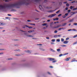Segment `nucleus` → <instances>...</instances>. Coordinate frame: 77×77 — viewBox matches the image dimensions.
<instances>
[{
	"label": "nucleus",
	"instance_id": "f257e3e1",
	"mask_svg": "<svg viewBox=\"0 0 77 77\" xmlns=\"http://www.w3.org/2000/svg\"><path fill=\"white\" fill-rule=\"evenodd\" d=\"M21 5H24V0H22L15 4H11L10 5L7 4H5L4 5H0V9H5V8H11V7H15L16 6H17Z\"/></svg>",
	"mask_w": 77,
	"mask_h": 77
},
{
	"label": "nucleus",
	"instance_id": "f03ea898",
	"mask_svg": "<svg viewBox=\"0 0 77 77\" xmlns=\"http://www.w3.org/2000/svg\"><path fill=\"white\" fill-rule=\"evenodd\" d=\"M56 14H55L50 15L48 17V18H52V17H55V16H56Z\"/></svg>",
	"mask_w": 77,
	"mask_h": 77
},
{
	"label": "nucleus",
	"instance_id": "7ed1b4c3",
	"mask_svg": "<svg viewBox=\"0 0 77 77\" xmlns=\"http://www.w3.org/2000/svg\"><path fill=\"white\" fill-rule=\"evenodd\" d=\"M24 26H25V27H28L29 29H32V28H33V27L32 26L29 27V26L26 25H25Z\"/></svg>",
	"mask_w": 77,
	"mask_h": 77
},
{
	"label": "nucleus",
	"instance_id": "20e7f679",
	"mask_svg": "<svg viewBox=\"0 0 77 77\" xmlns=\"http://www.w3.org/2000/svg\"><path fill=\"white\" fill-rule=\"evenodd\" d=\"M69 42V41H64L63 42V43L65 44H68Z\"/></svg>",
	"mask_w": 77,
	"mask_h": 77
},
{
	"label": "nucleus",
	"instance_id": "39448f33",
	"mask_svg": "<svg viewBox=\"0 0 77 77\" xmlns=\"http://www.w3.org/2000/svg\"><path fill=\"white\" fill-rule=\"evenodd\" d=\"M49 59L50 61H53V60H55L54 58H49Z\"/></svg>",
	"mask_w": 77,
	"mask_h": 77
},
{
	"label": "nucleus",
	"instance_id": "423d86ee",
	"mask_svg": "<svg viewBox=\"0 0 77 77\" xmlns=\"http://www.w3.org/2000/svg\"><path fill=\"white\" fill-rule=\"evenodd\" d=\"M56 9H55V10H54V11H53V10L48 11H47V12H53V11H56Z\"/></svg>",
	"mask_w": 77,
	"mask_h": 77
},
{
	"label": "nucleus",
	"instance_id": "0eeeda50",
	"mask_svg": "<svg viewBox=\"0 0 77 77\" xmlns=\"http://www.w3.org/2000/svg\"><path fill=\"white\" fill-rule=\"evenodd\" d=\"M69 59H71V58L70 57H68L66 59H65V61H68L69 60Z\"/></svg>",
	"mask_w": 77,
	"mask_h": 77
},
{
	"label": "nucleus",
	"instance_id": "6e6552de",
	"mask_svg": "<svg viewBox=\"0 0 77 77\" xmlns=\"http://www.w3.org/2000/svg\"><path fill=\"white\" fill-rule=\"evenodd\" d=\"M75 14H76V12H71V15H73Z\"/></svg>",
	"mask_w": 77,
	"mask_h": 77
},
{
	"label": "nucleus",
	"instance_id": "1a4fd4ad",
	"mask_svg": "<svg viewBox=\"0 0 77 77\" xmlns=\"http://www.w3.org/2000/svg\"><path fill=\"white\" fill-rule=\"evenodd\" d=\"M60 26H61V25H59L58 26L56 27H54L53 28H54V29H56V28H59V27H60Z\"/></svg>",
	"mask_w": 77,
	"mask_h": 77
},
{
	"label": "nucleus",
	"instance_id": "9d476101",
	"mask_svg": "<svg viewBox=\"0 0 77 77\" xmlns=\"http://www.w3.org/2000/svg\"><path fill=\"white\" fill-rule=\"evenodd\" d=\"M39 8L40 10H42V9H43V8H42L41 5H39Z\"/></svg>",
	"mask_w": 77,
	"mask_h": 77
},
{
	"label": "nucleus",
	"instance_id": "9b49d317",
	"mask_svg": "<svg viewBox=\"0 0 77 77\" xmlns=\"http://www.w3.org/2000/svg\"><path fill=\"white\" fill-rule=\"evenodd\" d=\"M26 52H27L28 53H29V54L31 53V52H30V51H29V50L26 51Z\"/></svg>",
	"mask_w": 77,
	"mask_h": 77
},
{
	"label": "nucleus",
	"instance_id": "f8f14e48",
	"mask_svg": "<svg viewBox=\"0 0 77 77\" xmlns=\"http://www.w3.org/2000/svg\"><path fill=\"white\" fill-rule=\"evenodd\" d=\"M34 30H32V31L29 30L28 31L29 33H31V32H34Z\"/></svg>",
	"mask_w": 77,
	"mask_h": 77
},
{
	"label": "nucleus",
	"instance_id": "ddd939ff",
	"mask_svg": "<svg viewBox=\"0 0 77 77\" xmlns=\"http://www.w3.org/2000/svg\"><path fill=\"white\" fill-rule=\"evenodd\" d=\"M47 9H51L52 8V7H46Z\"/></svg>",
	"mask_w": 77,
	"mask_h": 77
},
{
	"label": "nucleus",
	"instance_id": "4468645a",
	"mask_svg": "<svg viewBox=\"0 0 77 77\" xmlns=\"http://www.w3.org/2000/svg\"><path fill=\"white\" fill-rule=\"evenodd\" d=\"M75 59H73L71 61V62H75Z\"/></svg>",
	"mask_w": 77,
	"mask_h": 77
},
{
	"label": "nucleus",
	"instance_id": "2eb2a0df",
	"mask_svg": "<svg viewBox=\"0 0 77 77\" xmlns=\"http://www.w3.org/2000/svg\"><path fill=\"white\" fill-rule=\"evenodd\" d=\"M27 36L28 37H33V36L32 35H27Z\"/></svg>",
	"mask_w": 77,
	"mask_h": 77
},
{
	"label": "nucleus",
	"instance_id": "dca6fc26",
	"mask_svg": "<svg viewBox=\"0 0 77 77\" xmlns=\"http://www.w3.org/2000/svg\"><path fill=\"white\" fill-rule=\"evenodd\" d=\"M59 20V18H56L55 19H53V20H54V21H55V20Z\"/></svg>",
	"mask_w": 77,
	"mask_h": 77
},
{
	"label": "nucleus",
	"instance_id": "f3484780",
	"mask_svg": "<svg viewBox=\"0 0 77 77\" xmlns=\"http://www.w3.org/2000/svg\"><path fill=\"white\" fill-rule=\"evenodd\" d=\"M74 20V19H72L70 20H69V22L70 23H71V22H72Z\"/></svg>",
	"mask_w": 77,
	"mask_h": 77
},
{
	"label": "nucleus",
	"instance_id": "a211bd4d",
	"mask_svg": "<svg viewBox=\"0 0 77 77\" xmlns=\"http://www.w3.org/2000/svg\"><path fill=\"white\" fill-rule=\"evenodd\" d=\"M77 34L76 35L73 37V38H77Z\"/></svg>",
	"mask_w": 77,
	"mask_h": 77
},
{
	"label": "nucleus",
	"instance_id": "6ab92c4d",
	"mask_svg": "<svg viewBox=\"0 0 77 77\" xmlns=\"http://www.w3.org/2000/svg\"><path fill=\"white\" fill-rule=\"evenodd\" d=\"M66 23H64L63 24L62 26H66Z\"/></svg>",
	"mask_w": 77,
	"mask_h": 77
},
{
	"label": "nucleus",
	"instance_id": "aec40b11",
	"mask_svg": "<svg viewBox=\"0 0 77 77\" xmlns=\"http://www.w3.org/2000/svg\"><path fill=\"white\" fill-rule=\"evenodd\" d=\"M12 0H5V2H9V1H11Z\"/></svg>",
	"mask_w": 77,
	"mask_h": 77
},
{
	"label": "nucleus",
	"instance_id": "412c9836",
	"mask_svg": "<svg viewBox=\"0 0 77 77\" xmlns=\"http://www.w3.org/2000/svg\"><path fill=\"white\" fill-rule=\"evenodd\" d=\"M61 42H63L64 41V39L63 38H62L61 39Z\"/></svg>",
	"mask_w": 77,
	"mask_h": 77
},
{
	"label": "nucleus",
	"instance_id": "4be33fe9",
	"mask_svg": "<svg viewBox=\"0 0 77 77\" xmlns=\"http://www.w3.org/2000/svg\"><path fill=\"white\" fill-rule=\"evenodd\" d=\"M62 2H60L59 3V5H60V6H61V5H62Z\"/></svg>",
	"mask_w": 77,
	"mask_h": 77
},
{
	"label": "nucleus",
	"instance_id": "5701e85b",
	"mask_svg": "<svg viewBox=\"0 0 77 77\" xmlns=\"http://www.w3.org/2000/svg\"><path fill=\"white\" fill-rule=\"evenodd\" d=\"M56 62H57V60H55L53 61L52 62V63H55Z\"/></svg>",
	"mask_w": 77,
	"mask_h": 77
},
{
	"label": "nucleus",
	"instance_id": "b1692460",
	"mask_svg": "<svg viewBox=\"0 0 77 77\" xmlns=\"http://www.w3.org/2000/svg\"><path fill=\"white\" fill-rule=\"evenodd\" d=\"M55 39H52L51 40V41L52 42H55Z\"/></svg>",
	"mask_w": 77,
	"mask_h": 77
},
{
	"label": "nucleus",
	"instance_id": "393cba45",
	"mask_svg": "<svg viewBox=\"0 0 77 77\" xmlns=\"http://www.w3.org/2000/svg\"><path fill=\"white\" fill-rule=\"evenodd\" d=\"M57 51H60V49H57Z\"/></svg>",
	"mask_w": 77,
	"mask_h": 77
},
{
	"label": "nucleus",
	"instance_id": "a878e982",
	"mask_svg": "<svg viewBox=\"0 0 77 77\" xmlns=\"http://www.w3.org/2000/svg\"><path fill=\"white\" fill-rule=\"evenodd\" d=\"M11 11H16V10H15V9H12L11 10Z\"/></svg>",
	"mask_w": 77,
	"mask_h": 77
},
{
	"label": "nucleus",
	"instance_id": "bb28decb",
	"mask_svg": "<svg viewBox=\"0 0 77 77\" xmlns=\"http://www.w3.org/2000/svg\"><path fill=\"white\" fill-rule=\"evenodd\" d=\"M61 47H66V45H61Z\"/></svg>",
	"mask_w": 77,
	"mask_h": 77
},
{
	"label": "nucleus",
	"instance_id": "cd10ccee",
	"mask_svg": "<svg viewBox=\"0 0 77 77\" xmlns=\"http://www.w3.org/2000/svg\"><path fill=\"white\" fill-rule=\"evenodd\" d=\"M63 18H66V16L65 15H63Z\"/></svg>",
	"mask_w": 77,
	"mask_h": 77
},
{
	"label": "nucleus",
	"instance_id": "c85d7f7f",
	"mask_svg": "<svg viewBox=\"0 0 77 77\" xmlns=\"http://www.w3.org/2000/svg\"><path fill=\"white\" fill-rule=\"evenodd\" d=\"M59 12H60V10H59L58 11H57L56 12V14H58Z\"/></svg>",
	"mask_w": 77,
	"mask_h": 77
},
{
	"label": "nucleus",
	"instance_id": "c756f323",
	"mask_svg": "<svg viewBox=\"0 0 77 77\" xmlns=\"http://www.w3.org/2000/svg\"><path fill=\"white\" fill-rule=\"evenodd\" d=\"M73 25H75V26H77V23H73Z\"/></svg>",
	"mask_w": 77,
	"mask_h": 77
},
{
	"label": "nucleus",
	"instance_id": "7c9ffc66",
	"mask_svg": "<svg viewBox=\"0 0 77 77\" xmlns=\"http://www.w3.org/2000/svg\"><path fill=\"white\" fill-rule=\"evenodd\" d=\"M2 24H1V25H2V26H4V25H5V23H2Z\"/></svg>",
	"mask_w": 77,
	"mask_h": 77
},
{
	"label": "nucleus",
	"instance_id": "2f4dec72",
	"mask_svg": "<svg viewBox=\"0 0 77 77\" xmlns=\"http://www.w3.org/2000/svg\"><path fill=\"white\" fill-rule=\"evenodd\" d=\"M57 42H59L60 41V39H57Z\"/></svg>",
	"mask_w": 77,
	"mask_h": 77
},
{
	"label": "nucleus",
	"instance_id": "473e14b6",
	"mask_svg": "<svg viewBox=\"0 0 77 77\" xmlns=\"http://www.w3.org/2000/svg\"><path fill=\"white\" fill-rule=\"evenodd\" d=\"M77 10V8H74L73 9V11H75V10Z\"/></svg>",
	"mask_w": 77,
	"mask_h": 77
},
{
	"label": "nucleus",
	"instance_id": "72a5a7b5",
	"mask_svg": "<svg viewBox=\"0 0 77 77\" xmlns=\"http://www.w3.org/2000/svg\"><path fill=\"white\" fill-rule=\"evenodd\" d=\"M47 23H43L42 24L43 26H46L47 25Z\"/></svg>",
	"mask_w": 77,
	"mask_h": 77
},
{
	"label": "nucleus",
	"instance_id": "f704fd0d",
	"mask_svg": "<svg viewBox=\"0 0 77 77\" xmlns=\"http://www.w3.org/2000/svg\"><path fill=\"white\" fill-rule=\"evenodd\" d=\"M68 13H66L65 14V16H68Z\"/></svg>",
	"mask_w": 77,
	"mask_h": 77
},
{
	"label": "nucleus",
	"instance_id": "c9c22d12",
	"mask_svg": "<svg viewBox=\"0 0 77 77\" xmlns=\"http://www.w3.org/2000/svg\"><path fill=\"white\" fill-rule=\"evenodd\" d=\"M54 33H57V30L55 31L54 32Z\"/></svg>",
	"mask_w": 77,
	"mask_h": 77
},
{
	"label": "nucleus",
	"instance_id": "e433bc0d",
	"mask_svg": "<svg viewBox=\"0 0 77 77\" xmlns=\"http://www.w3.org/2000/svg\"><path fill=\"white\" fill-rule=\"evenodd\" d=\"M63 56V54H60L59 55V57H61V56Z\"/></svg>",
	"mask_w": 77,
	"mask_h": 77
},
{
	"label": "nucleus",
	"instance_id": "4c0bfd02",
	"mask_svg": "<svg viewBox=\"0 0 77 77\" xmlns=\"http://www.w3.org/2000/svg\"><path fill=\"white\" fill-rule=\"evenodd\" d=\"M66 6H69V4H68V3L66 4Z\"/></svg>",
	"mask_w": 77,
	"mask_h": 77
},
{
	"label": "nucleus",
	"instance_id": "58836bf2",
	"mask_svg": "<svg viewBox=\"0 0 77 77\" xmlns=\"http://www.w3.org/2000/svg\"><path fill=\"white\" fill-rule=\"evenodd\" d=\"M31 25H34V26L35 25V23H30Z\"/></svg>",
	"mask_w": 77,
	"mask_h": 77
},
{
	"label": "nucleus",
	"instance_id": "ea45409f",
	"mask_svg": "<svg viewBox=\"0 0 77 77\" xmlns=\"http://www.w3.org/2000/svg\"><path fill=\"white\" fill-rule=\"evenodd\" d=\"M40 49L41 50H42V51H44L45 50H43L41 48H40Z\"/></svg>",
	"mask_w": 77,
	"mask_h": 77
},
{
	"label": "nucleus",
	"instance_id": "a19ab883",
	"mask_svg": "<svg viewBox=\"0 0 77 77\" xmlns=\"http://www.w3.org/2000/svg\"><path fill=\"white\" fill-rule=\"evenodd\" d=\"M68 53H66L64 54V55H67V54H68Z\"/></svg>",
	"mask_w": 77,
	"mask_h": 77
},
{
	"label": "nucleus",
	"instance_id": "79ce46f5",
	"mask_svg": "<svg viewBox=\"0 0 77 77\" xmlns=\"http://www.w3.org/2000/svg\"><path fill=\"white\" fill-rule=\"evenodd\" d=\"M63 3L64 4H66V3H67V2H64Z\"/></svg>",
	"mask_w": 77,
	"mask_h": 77
},
{
	"label": "nucleus",
	"instance_id": "37998d69",
	"mask_svg": "<svg viewBox=\"0 0 77 77\" xmlns=\"http://www.w3.org/2000/svg\"><path fill=\"white\" fill-rule=\"evenodd\" d=\"M61 15H62V14H60L59 15H58V17H60V16H61Z\"/></svg>",
	"mask_w": 77,
	"mask_h": 77
},
{
	"label": "nucleus",
	"instance_id": "c03bdc74",
	"mask_svg": "<svg viewBox=\"0 0 77 77\" xmlns=\"http://www.w3.org/2000/svg\"><path fill=\"white\" fill-rule=\"evenodd\" d=\"M77 43V42H76L74 43H73V45H74V44H76Z\"/></svg>",
	"mask_w": 77,
	"mask_h": 77
},
{
	"label": "nucleus",
	"instance_id": "a18cd8bd",
	"mask_svg": "<svg viewBox=\"0 0 77 77\" xmlns=\"http://www.w3.org/2000/svg\"><path fill=\"white\" fill-rule=\"evenodd\" d=\"M70 9H72V6H70Z\"/></svg>",
	"mask_w": 77,
	"mask_h": 77
},
{
	"label": "nucleus",
	"instance_id": "49530a36",
	"mask_svg": "<svg viewBox=\"0 0 77 77\" xmlns=\"http://www.w3.org/2000/svg\"><path fill=\"white\" fill-rule=\"evenodd\" d=\"M68 12H71V10H68Z\"/></svg>",
	"mask_w": 77,
	"mask_h": 77
},
{
	"label": "nucleus",
	"instance_id": "de8ad7c7",
	"mask_svg": "<svg viewBox=\"0 0 77 77\" xmlns=\"http://www.w3.org/2000/svg\"><path fill=\"white\" fill-rule=\"evenodd\" d=\"M57 35H54V38H56V37H57Z\"/></svg>",
	"mask_w": 77,
	"mask_h": 77
},
{
	"label": "nucleus",
	"instance_id": "09e8293b",
	"mask_svg": "<svg viewBox=\"0 0 77 77\" xmlns=\"http://www.w3.org/2000/svg\"><path fill=\"white\" fill-rule=\"evenodd\" d=\"M75 3V1H74L72 2V3Z\"/></svg>",
	"mask_w": 77,
	"mask_h": 77
},
{
	"label": "nucleus",
	"instance_id": "8fccbe9b",
	"mask_svg": "<svg viewBox=\"0 0 77 77\" xmlns=\"http://www.w3.org/2000/svg\"><path fill=\"white\" fill-rule=\"evenodd\" d=\"M66 10V11H67V10H68V7L66 8H65Z\"/></svg>",
	"mask_w": 77,
	"mask_h": 77
},
{
	"label": "nucleus",
	"instance_id": "3c124183",
	"mask_svg": "<svg viewBox=\"0 0 77 77\" xmlns=\"http://www.w3.org/2000/svg\"><path fill=\"white\" fill-rule=\"evenodd\" d=\"M69 39V38H66V41H67V40H68V39Z\"/></svg>",
	"mask_w": 77,
	"mask_h": 77
},
{
	"label": "nucleus",
	"instance_id": "603ef678",
	"mask_svg": "<svg viewBox=\"0 0 77 77\" xmlns=\"http://www.w3.org/2000/svg\"><path fill=\"white\" fill-rule=\"evenodd\" d=\"M45 3H47V0H45Z\"/></svg>",
	"mask_w": 77,
	"mask_h": 77
},
{
	"label": "nucleus",
	"instance_id": "864d4df0",
	"mask_svg": "<svg viewBox=\"0 0 77 77\" xmlns=\"http://www.w3.org/2000/svg\"><path fill=\"white\" fill-rule=\"evenodd\" d=\"M20 31H21L22 32H26V31H23L22 30H20Z\"/></svg>",
	"mask_w": 77,
	"mask_h": 77
},
{
	"label": "nucleus",
	"instance_id": "5fc2aeb1",
	"mask_svg": "<svg viewBox=\"0 0 77 77\" xmlns=\"http://www.w3.org/2000/svg\"><path fill=\"white\" fill-rule=\"evenodd\" d=\"M37 45H42L41 44H39Z\"/></svg>",
	"mask_w": 77,
	"mask_h": 77
},
{
	"label": "nucleus",
	"instance_id": "6e6d98bb",
	"mask_svg": "<svg viewBox=\"0 0 77 77\" xmlns=\"http://www.w3.org/2000/svg\"><path fill=\"white\" fill-rule=\"evenodd\" d=\"M6 19H9V18H10L9 17H6L5 18Z\"/></svg>",
	"mask_w": 77,
	"mask_h": 77
},
{
	"label": "nucleus",
	"instance_id": "4d7b16f0",
	"mask_svg": "<svg viewBox=\"0 0 77 77\" xmlns=\"http://www.w3.org/2000/svg\"><path fill=\"white\" fill-rule=\"evenodd\" d=\"M48 74H49L50 75H51V73H50V72H48Z\"/></svg>",
	"mask_w": 77,
	"mask_h": 77
},
{
	"label": "nucleus",
	"instance_id": "13d9d810",
	"mask_svg": "<svg viewBox=\"0 0 77 77\" xmlns=\"http://www.w3.org/2000/svg\"><path fill=\"white\" fill-rule=\"evenodd\" d=\"M12 59L11 58L8 59V60H12Z\"/></svg>",
	"mask_w": 77,
	"mask_h": 77
},
{
	"label": "nucleus",
	"instance_id": "bf43d9fd",
	"mask_svg": "<svg viewBox=\"0 0 77 77\" xmlns=\"http://www.w3.org/2000/svg\"><path fill=\"white\" fill-rule=\"evenodd\" d=\"M46 38L47 39H50V38H49V37H46Z\"/></svg>",
	"mask_w": 77,
	"mask_h": 77
},
{
	"label": "nucleus",
	"instance_id": "052dcab7",
	"mask_svg": "<svg viewBox=\"0 0 77 77\" xmlns=\"http://www.w3.org/2000/svg\"><path fill=\"white\" fill-rule=\"evenodd\" d=\"M27 21H28V22H30L31 21H30V20H27Z\"/></svg>",
	"mask_w": 77,
	"mask_h": 77
},
{
	"label": "nucleus",
	"instance_id": "680f3d73",
	"mask_svg": "<svg viewBox=\"0 0 77 77\" xmlns=\"http://www.w3.org/2000/svg\"><path fill=\"white\" fill-rule=\"evenodd\" d=\"M73 31H76V30L75 29H73Z\"/></svg>",
	"mask_w": 77,
	"mask_h": 77
},
{
	"label": "nucleus",
	"instance_id": "e2e57ef3",
	"mask_svg": "<svg viewBox=\"0 0 77 77\" xmlns=\"http://www.w3.org/2000/svg\"><path fill=\"white\" fill-rule=\"evenodd\" d=\"M32 39H36V38H32Z\"/></svg>",
	"mask_w": 77,
	"mask_h": 77
},
{
	"label": "nucleus",
	"instance_id": "0e129e2a",
	"mask_svg": "<svg viewBox=\"0 0 77 77\" xmlns=\"http://www.w3.org/2000/svg\"><path fill=\"white\" fill-rule=\"evenodd\" d=\"M62 29L61 28H60L59 29V30H60Z\"/></svg>",
	"mask_w": 77,
	"mask_h": 77
},
{
	"label": "nucleus",
	"instance_id": "69168bd1",
	"mask_svg": "<svg viewBox=\"0 0 77 77\" xmlns=\"http://www.w3.org/2000/svg\"><path fill=\"white\" fill-rule=\"evenodd\" d=\"M8 16H11V14H8Z\"/></svg>",
	"mask_w": 77,
	"mask_h": 77
},
{
	"label": "nucleus",
	"instance_id": "338daca9",
	"mask_svg": "<svg viewBox=\"0 0 77 77\" xmlns=\"http://www.w3.org/2000/svg\"><path fill=\"white\" fill-rule=\"evenodd\" d=\"M3 52H1V53H0V54H3Z\"/></svg>",
	"mask_w": 77,
	"mask_h": 77
},
{
	"label": "nucleus",
	"instance_id": "774afa93",
	"mask_svg": "<svg viewBox=\"0 0 77 77\" xmlns=\"http://www.w3.org/2000/svg\"><path fill=\"white\" fill-rule=\"evenodd\" d=\"M71 30H72L71 29H69L68 30V31H71Z\"/></svg>",
	"mask_w": 77,
	"mask_h": 77
}]
</instances>
